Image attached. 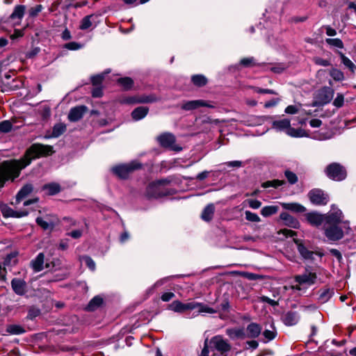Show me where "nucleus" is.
Here are the masks:
<instances>
[{"instance_id":"1","label":"nucleus","mask_w":356,"mask_h":356,"mask_svg":"<svg viewBox=\"0 0 356 356\" xmlns=\"http://www.w3.org/2000/svg\"><path fill=\"white\" fill-rule=\"evenodd\" d=\"M22 169L20 161H5L0 165V187L9 180H13L19 175Z\"/></svg>"},{"instance_id":"2","label":"nucleus","mask_w":356,"mask_h":356,"mask_svg":"<svg viewBox=\"0 0 356 356\" xmlns=\"http://www.w3.org/2000/svg\"><path fill=\"white\" fill-rule=\"evenodd\" d=\"M53 153V148L49 145L33 144L24 154V168L29 165L33 159Z\"/></svg>"},{"instance_id":"3","label":"nucleus","mask_w":356,"mask_h":356,"mask_svg":"<svg viewBox=\"0 0 356 356\" xmlns=\"http://www.w3.org/2000/svg\"><path fill=\"white\" fill-rule=\"evenodd\" d=\"M272 128L277 131H285L288 136L293 138L308 136V134L304 129L291 127L290 120L286 118L273 121Z\"/></svg>"},{"instance_id":"4","label":"nucleus","mask_w":356,"mask_h":356,"mask_svg":"<svg viewBox=\"0 0 356 356\" xmlns=\"http://www.w3.org/2000/svg\"><path fill=\"white\" fill-rule=\"evenodd\" d=\"M22 19V6H17L10 16L8 25L14 29V33L10 35L12 39L22 35L21 22Z\"/></svg>"},{"instance_id":"5","label":"nucleus","mask_w":356,"mask_h":356,"mask_svg":"<svg viewBox=\"0 0 356 356\" xmlns=\"http://www.w3.org/2000/svg\"><path fill=\"white\" fill-rule=\"evenodd\" d=\"M140 167V164L136 161H131L127 164H120L112 168V171L120 179H127L129 175L136 169Z\"/></svg>"},{"instance_id":"6","label":"nucleus","mask_w":356,"mask_h":356,"mask_svg":"<svg viewBox=\"0 0 356 356\" xmlns=\"http://www.w3.org/2000/svg\"><path fill=\"white\" fill-rule=\"evenodd\" d=\"M325 173L329 178L334 181H341L346 177L345 168L337 163H332L327 165Z\"/></svg>"},{"instance_id":"7","label":"nucleus","mask_w":356,"mask_h":356,"mask_svg":"<svg viewBox=\"0 0 356 356\" xmlns=\"http://www.w3.org/2000/svg\"><path fill=\"white\" fill-rule=\"evenodd\" d=\"M157 141L161 146L169 148L175 152H179L182 147L175 143V137L170 133H163L157 137Z\"/></svg>"},{"instance_id":"8","label":"nucleus","mask_w":356,"mask_h":356,"mask_svg":"<svg viewBox=\"0 0 356 356\" xmlns=\"http://www.w3.org/2000/svg\"><path fill=\"white\" fill-rule=\"evenodd\" d=\"M334 96V90L330 87H323L319 89L315 95V104L325 105L330 102Z\"/></svg>"},{"instance_id":"9","label":"nucleus","mask_w":356,"mask_h":356,"mask_svg":"<svg viewBox=\"0 0 356 356\" xmlns=\"http://www.w3.org/2000/svg\"><path fill=\"white\" fill-rule=\"evenodd\" d=\"M324 233L329 241H335L343 238V232L337 224H324Z\"/></svg>"},{"instance_id":"10","label":"nucleus","mask_w":356,"mask_h":356,"mask_svg":"<svg viewBox=\"0 0 356 356\" xmlns=\"http://www.w3.org/2000/svg\"><path fill=\"white\" fill-rule=\"evenodd\" d=\"M316 278V274L312 272H305L302 275H296L294 280L298 285L293 286V289L300 290L299 285L311 286L315 283Z\"/></svg>"},{"instance_id":"11","label":"nucleus","mask_w":356,"mask_h":356,"mask_svg":"<svg viewBox=\"0 0 356 356\" xmlns=\"http://www.w3.org/2000/svg\"><path fill=\"white\" fill-rule=\"evenodd\" d=\"M295 243L297 245V248L302 256V257L307 260H314L315 256H318L320 258L322 257L324 254L321 252H314L309 250L302 243V241L299 239H293Z\"/></svg>"},{"instance_id":"12","label":"nucleus","mask_w":356,"mask_h":356,"mask_svg":"<svg viewBox=\"0 0 356 356\" xmlns=\"http://www.w3.org/2000/svg\"><path fill=\"white\" fill-rule=\"evenodd\" d=\"M211 343L216 350L225 356L231 350V345L220 335L213 337L211 339Z\"/></svg>"},{"instance_id":"13","label":"nucleus","mask_w":356,"mask_h":356,"mask_svg":"<svg viewBox=\"0 0 356 356\" xmlns=\"http://www.w3.org/2000/svg\"><path fill=\"white\" fill-rule=\"evenodd\" d=\"M309 197L313 204L318 205H325L329 201L327 195L320 189L312 190L309 193Z\"/></svg>"},{"instance_id":"14","label":"nucleus","mask_w":356,"mask_h":356,"mask_svg":"<svg viewBox=\"0 0 356 356\" xmlns=\"http://www.w3.org/2000/svg\"><path fill=\"white\" fill-rule=\"evenodd\" d=\"M326 224H337L342 222L343 213L340 209L334 205L332 206L331 210L325 216Z\"/></svg>"},{"instance_id":"15","label":"nucleus","mask_w":356,"mask_h":356,"mask_svg":"<svg viewBox=\"0 0 356 356\" xmlns=\"http://www.w3.org/2000/svg\"><path fill=\"white\" fill-rule=\"evenodd\" d=\"M87 111V106L83 105L73 107L69 112L68 120L70 122H77L83 118Z\"/></svg>"},{"instance_id":"16","label":"nucleus","mask_w":356,"mask_h":356,"mask_svg":"<svg viewBox=\"0 0 356 356\" xmlns=\"http://www.w3.org/2000/svg\"><path fill=\"white\" fill-rule=\"evenodd\" d=\"M36 222L44 230H51L55 226L56 218L53 216H47L44 218L37 217Z\"/></svg>"},{"instance_id":"17","label":"nucleus","mask_w":356,"mask_h":356,"mask_svg":"<svg viewBox=\"0 0 356 356\" xmlns=\"http://www.w3.org/2000/svg\"><path fill=\"white\" fill-rule=\"evenodd\" d=\"M158 100V98L154 95H147V96H142L140 97H129L123 100L124 103L126 104H145V103H152L155 102Z\"/></svg>"},{"instance_id":"18","label":"nucleus","mask_w":356,"mask_h":356,"mask_svg":"<svg viewBox=\"0 0 356 356\" xmlns=\"http://www.w3.org/2000/svg\"><path fill=\"white\" fill-rule=\"evenodd\" d=\"M201 106L209 107L210 106L205 101L198 99L184 102L181 108L185 111H192Z\"/></svg>"},{"instance_id":"19","label":"nucleus","mask_w":356,"mask_h":356,"mask_svg":"<svg viewBox=\"0 0 356 356\" xmlns=\"http://www.w3.org/2000/svg\"><path fill=\"white\" fill-rule=\"evenodd\" d=\"M280 217L284 224L286 226L294 229H297L300 226L298 220L286 212H282Z\"/></svg>"},{"instance_id":"20","label":"nucleus","mask_w":356,"mask_h":356,"mask_svg":"<svg viewBox=\"0 0 356 356\" xmlns=\"http://www.w3.org/2000/svg\"><path fill=\"white\" fill-rule=\"evenodd\" d=\"M307 221L314 226H319L323 222H325V216L318 213H308L306 215Z\"/></svg>"},{"instance_id":"21","label":"nucleus","mask_w":356,"mask_h":356,"mask_svg":"<svg viewBox=\"0 0 356 356\" xmlns=\"http://www.w3.org/2000/svg\"><path fill=\"white\" fill-rule=\"evenodd\" d=\"M149 108L146 106H139L135 108L131 113L132 118L136 120L143 119L148 113Z\"/></svg>"},{"instance_id":"22","label":"nucleus","mask_w":356,"mask_h":356,"mask_svg":"<svg viewBox=\"0 0 356 356\" xmlns=\"http://www.w3.org/2000/svg\"><path fill=\"white\" fill-rule=\"evenodd\" d=\"M44 256L43 253H39L36 258L32 260L31 266L35 272L41 271L44 268Z\"/></svg>"},{"instance_id":"23","label":"nucleus","mask_w":356,"mask_h":356,"mask_svg":"<svg viewBox=\"0 0 356 356\" xmlns=\"http://www.w3.org/2000/svg\"><path fill=\"white\" fill-rule=\"evenodd\" d=\"M261 331V328L259 325L254 323L249 324L247 327L248 336L250 338L257 337L260 334Z\"/></svg>"},{"instance_id":"24","label":"nucleus","mask_w":356,"mask_h":356,"mask_svg":"<svg viewBox=\"0 0 356 356\" xmlns=\"http://www.w3.org/2000/svg\"><path fill=\"white\" fill-rule=\"evenodd\" d=\"M299 321V316L296 312H289L286 314L284 318V322L286 325H294L298 323Z\"/></svg>"},{"instance_id":"25","label":"nucleus","mask_w":356,"mask_h":356,"mask_svg":"<svg viewBox=\"0 0 356 356\" xmlns=\"http://www.w3.org/2000/svg\"><path fill=\"white\" fill-rule=\"evenodd\" d=\"M215 207L213 204H208L203 210L201 218L203 220L209 222L210 221L213 216Z\"/></svg>"},{"instance_id":"26","label":"nucleus","mask_w":356,"mask_h":356,"mask_svg":"<svg viewBox=\"0 0 356 356\" xmlns=\"http://www.w3.org/2000/svg\"><path fill=\"white\" fill-rule=\"evenodd\" d=\"M1 211L4 217H21V214L19 212L13 211L8 205L1 204L0 205Z\"/></svg>"},{"instance_id":"27","label":"nucleus","mask_w":356,"mask_h":356,"mask_svg":"<svg viewBox=\"0 0 356 356\" xmlns=\"http://www.w3.org/2000/svg\"><path fill=\"white\" fill-rule=\"evenodd\" d=\"M33 191V186L31 184L24 186V206H29L34 203H37L38 198L26 200L25 196Z\"/></svg>"},{"instance_id":"28","label":"nucleus","mask_w":356,"mask_h":356,"mask_svg":"<svg viewBox=\"0 0 356 356\" xmlns=\"http://www.w3.org/2000/svg\"><path fill=\"white\" fill-rule=\"evenodd\" d=\"M282 206L286 210H290L298 213H302L306 210V209L302 205L298 203H282Z\"/></svg>"},{"instance_id":"29","label":"nucleus","mask_w":356,"mask_h":356,"mask_svg":"<svg viewBox=\"0 0 356 356\" xmlns=\"http://www.w3.org/2000/svg\"><path fill=\"white\" fill-rule=\"evenodd\" d=\"M333 295V291L330 289H324L319 291L318 300L321 303L327 302Z\"/></svg>"},{"instance_id":"30","label":"nucleus","mask_w":356,"mask_h":356,"mask_svg":"<svg viewBox=\"0 0 356 356\" xmlns=\"http://www.w3.org/2000/svg\"><path fill=\"white\" fill-rule=\"evenodd\" d=\"M43 189L47 191L48 195H53L60 192V186L57 183H50L44 185Z\"/></svg>"},{"instance_id":"31","label":"nucleus","mask_w":356,"mask_h":356,"mask_svg":"<svg viewBox=\"0 0 356 356\" xmlns=\"http://www.w3.org/2000/svg\"><path fill=\"white\" fill-rule=\"evenodd\" d=\"M168 308L170 310L178 313H182L186 311L185 303H183L179 300L173 301L168 305Z\"/></svg>"},{"instance_id":"32","label":"nucleus","mask_w":356,"mask_h":356,"mask_svg":"<svg viewBox=\"0 0 356 356\" xmlns=\"http://www.w3.org/2000/svg\"><path fill=\"white\" fill-rule=\"evenodd\" d=\"M103 302V299L99 296L94 297L89 302L87 307L88 311H94L99 307Z\"/></svg>"},{"instance_id":"33","label":"nucleus","mask_w":356,"mask_h":356,"mask_svg":"<svg viewBox=\"0 0 356 356\" xmlns=\"http://www.w3.org/2000/svg\"><path fill=\"white\" fill-rule=\"evenodd\" d=\"M94 18V15H87L84 17L82 20L81 21L80 26L79 28L81 30H86L92 26V19Z\"/></svg>"},{"instance_id":"34","label":"nucleus","mask_w":356,"mask_h":356,"mask_svg":"<svg viewBox=\"0 0 356 356\" xmlns=\"http://www.w3.org/2000/svg\"><path fill=\"white\" fill-rule=\"evenodd\" d=\"M339 54L341 58V63L348 68L351 72H354L356 69L355 65L348 58L346 57L342 52H339Z\"/></svg>"},{"instance_id":"35","label":"nucleus","mask_w":356,"mask_h":356,"mask_svg":"<svg viewBox=\"0 0 356 356\" xmlns=\"http://www.w3.org/2000/svg\"><path fill=\"white\" fill-rule=\"evenodd\" d=\"M278 207L277 206H266L261 210V214L264 217L270 216L277 212Z\"/></svg>"},{"instance_id":"36","label":"nucleus","mask_w":356,"mask_h":356,"mask_svg":"<svg viewBox=\"0 0 356 356\" xmlns=\"http://www.w3.org/2000/svg\"><path fill=\"white\" fill-rule=\"evenodd\" d=\"M159 186L158 184L154 183L149 184L147 189V195L152 197H159L161 195L160 193L157 191Z\"/></svg>"},{"instance_id":"37","label":"nucleus","mask_w":356,"mask_h":356,"mask_svg":"<svg viewBox=\"0 0 356 356\" xmlns=\"http://www.w3.org/2000/svg\"><path fill=\"white\" fill-rule=\"evenodd\" d=\"M66 130L65 124L63 123H58L54 125L52 131V135L54 137H58L63 134Z\"/></svg>"},{"instance_id":"38","label":"nucleus","mask_w":356,"mask_h":356,"mask_svg":"<svg viewBox=\"0 0 356 356\" xmlns=\"http://www.w3.org/2000/svg\"><path fill=\"white\" fill-rule=\"evenodd\" d=\"M197 312L199 314H201V313L214 314V313H216V310L214 309L209 307L208 305H207L204 303H201V302H197Z\"/></svg>"},{"instance_id":"39","label":"nucleus","mask_w":356,"mask_h":356,"mask_svg":"<svg viewBox=\"0 0 356 356\" xmlns=\"http://www.w3.org/2000/svg\"><path fill=\"white\" fill-rule=\"evenodd\" d=\"M227 334L232 339L243 338L244 333L241 329H228Z\"/></svg>"},{"instance_id":"40","label":"nucleus","mask_w":356,"mask_h":356,"mask_svg":"<svg viewBox=\"0 0 356 356\" xmlns=\"http://www.w3.org/2000/svg\"><path fill=\"white\" fill-rule=\"evenodd\" d=\"M118 83L124 90L130 89L134 84L133 80L129 77L120 78Z\"/></svg>"},{"instance_id":"41","label":"nucleus","mask_w":356,"mask_h":356,"mask_svg":"<svg viewBox=\"0 0 356 356\" xmlns=\"http://www.w3.org/2000/svg\"><path fill=\"white\" fill-rule=\"evenodd\" d=\"M191 80L195 86L199 87L206 85L207 82V78L203 75H194Z\"/></svg>"},{"instance_id":"42","label":"nucleus","mask_w":356,"mask_h":356,"mask_svg":"<svg viewBox=\"0 0 356 356\" xmlns=\"http://www.w3.org/2000/svg\"><path fill=\"white\" fill-rule=\"evenodd\" d=\"M271 330H265L263 332L264 337L266 338L265 343L274 339L276 337V330L273 326H270Z\"/></svg>"},{"instance_id":"43","label":"nucleus","mask_w":356,"mask_h":356,"mask_svg":"<svg viewBox=\"0 0 356 356\" xmlns=\"http://www.w3.org/2000/svg\"><path fill=\"white\" fill-rule=\"evenodd\" d=\"M327 44L339 49L343 48V43L339 38H327L325 40Z\"/></svg>"},{"instance_id":"44","label":"nucleus","mask_w":356,"mask_h":356,"mask_svg":"<svg viewBox=\"0 0 356 356\" xmlns=\"http://www.w3.org/2000/svg\"><path fill=\"white\" fill-rule=\"evenodd\" d=\"M13 127V123L9 120H4L0 122V132L7 133Z\"/></svg>"},{"instance_id":"45","label":"nucleus","mask_w":356,"mask_h":356,"mask_svg":"<svg viewBox=\"0 0 356 356\" xmlns=\"http://www.w3.org/2000/svg\"><path fill=\"white\" fill-rule=\"evenodd\" d=\"M12 287L16 293L19 295L22 294V282L20 280H13Z\"/></svg>"},{"instance_id":"46","label":"nucleus","mask_w":356,"mask_h":356,"mask_svg":"<svg viewBox=\"0 0 356 356\" xmlns=\"http://www.w3.org/2000/svg\"><path fill=\"white\" fill-rule=\"evenodd\" d=\"M245 219L250 222H259L261 220L259 216L257 213H252L250 211H245Z\"/></svg>"},{"instance_id":"47","label":"nucleus","mask_w":356,"mask_h":356,"mask_svg":"<svg viewBox=\"0 0 356 356\" xmlns=\"http://www.w3.org/2000/svg\"><path fill=\"white\" fill-rule=\"evenodd\" d=\"M284 184V181L280 180H273V181H268L262 184V187L264 188H269V187H273V188H277L282 185Z\"/></svg>"},{"instance_id":"48","label":"nucleus","mask_w":356,"mask_h":356,"mask_svg":"<svg viewBox=\"0 0 356 356\" xmlns=\"http://www.w3.org/2000/svg\"><path fill=\"white\" fill-rule=\"evenodd\" d=\"M330 76L335 81H342L344 79V75H343V72L338 69H332L330 71Z\"/></svg>"},{"instance_id":"49","label":"nucleus","mask_w":356,"mask_h":356,"mask_svg":"<svg viewBox=\"0 0 356 356\" xmlns=\"http://www.w3.org/2000/svg\"><path fill=\"white\" fill-rule=\"evenodd\" d=\"M81 262H84L86 265L91 270H94L95 269V261L88 256H83L81 258Z\"/></svg>"},{"instance_id":"50","label":"nucleus","mask_w":356,"mask_h":356,"mask_svg":"<svg viewBox=\"0 0 356 356\" xmlns=\"http://www.w3.org/2000/svg\"><path fill=\"white\" fill-rule=\"evenodd\" d=\"M284 175L291 184H294L298 181V177L294 172L290 170H286Z\"/></svg>"},{"instance_id":"51","label":"nucleus","mask_w":356,"mask_h":356,"mask_svg":"<svg viewBox=\"0 0 356 356\" xmlns=\"http://www.w3.org/2000/svg\"><path fill=\"white\" fill-rule=\"evenodd\" d=\"M64 47L69 50L75 51L81 49L83 47V44L76 42H70L66 43L64 45Z\"/></svg>"},{"instance_id":"52","label":"nucleus","mask_w":356,"mask_h":356,"mask_svg":"<svg viewBox=\"0 0 356 356\" xmlns=\"http://www.w3.org/2000/svg\"><path fill=\"white\" fill-rule=\"evenodd\" d=\"M313 61L316 65L323 67H327L331 65V63L329 60L323 59L317 56L313 58Z\"/></svg>"},{"instance_id":"53","label":"nucleus","mask_w":356,"mask_h":356,"mask_svg":"<svg viewBox=\"0 0 356 356\" xmlns=\"http://www.w3.org/2000/svg\"><path fill=\"white\" fill-rule=\"evenodd\" d=\"M240 64L244 67H252L256 65L255 60L254 58H244L241 60Z\"/></svg>"},{"instance_id":"54","label":"nucleus","mask_w":356,"mask_h":356,"mask_svg":"<svg viewBox=\"0 0 356 356\" xmlns=\"http://www.w3.org/2000/svg\"><path fill=\"white\" fill-rule=\"evenodd\" d=\"M344 97L342 94L338 93L334 99L333 105L337 108H340L343 105Z\"/></svg>"},{"instance_id":"55","label":"nucleus","mask_w":356,"mask_h":356,"mask_svg":"<svg viewBox=\"0 0 356 356\" xmlns=\"http://www.w3.org/2000/svg\"><path fill=\"white\" fill-rule=\"evenodd\" d=\"M252 89L257 93L277 95V92L271 89H263L258 87H252Z\"/></svg>"},{"instance_id":"56","label":"nucleus","mask_w":356,"mask_h":356,"mask_svg":"<svg viewBox=\"0 0 356 356\" xmlns=\"http://www.w3.org/2000/svg\"><path fill=\"white\" fill-rule=\"evenodd\" d=\"M7 331L13 334H18L22 332V328L18 325H10L7 328Z\"/></svg>"},{"instance_id":"57","label":"nucleus","mask_w":356,"mask_h":356,"mask_svg":"<svg viewBox=\"0 0 356 356\" xmlns=\"http://www.w3.org/2000/svg\"><path fill=\"white\" fill-rule=\"evenodd\" d=\"M42 10V6L41 5H36L35 7L31 8L29 10V15L31 17H34L38 14L41 12Z\"/></svg>"},{"instance_id":"58","label":"nucleus","mask_w":356,"mask_h":356,"mask_svg":"<svg viewBox=\"0 0 356 356\" xmlns=\"http://www.w3.org/2000/svg\"><path fill=\"white\" fill-rule=\"evenodd\" d=\"M40 314V311L39 309L35 308V307H32L29 310L27 318L33 319L36 316H39Z\"/></svg>"},{"instance_id":"59","label":"nucleus","mask_w":356,"mask_h":356,"mask_svg":"<svg viewBox=\"0 0 356 356\" xmlns=\"http://www.w3.org/2000/svg\"><path fill=\"white\" fill-rule=\"evenodd\" d=\"M246 202H248L249 207L253 209H257L261 205V202L257 200H248Z\"/></svg>"},{"instance_id":"60","label":"nucleus","mask_w":356,"mask_h":356,"mask_svg":"<svg viewBox=\"0 0 356 356\" xmlns=\"http://www.w3.org/2000/svg\"><path fill=\"white\" fill-rule=\"evenodd\" d=\"M104 79V74H97L91 78V81L94 86H99Z\"/></svg>"},{"instance_id":"61","label":"nucleus","mask_w":356,"mask_h":356,"mask_svg":"<svg viewBox=\"0 0 356 356\" xmlns=\"http://www.w3.org/2000/svg\"><path fill=\"white\" fill-rule=\"evenodd\" d=\"M280 99L278 97L273 98V99L266 102L264 104V107L266 108L274 107L280 102Z\"/></svg>"},{"instance_id":"62","label":"nucleus","mask_w":356,"mask_h":356,"mask_svg":"<svg viewBox=\"0 0 356 356\" xmlns=\"http://www.w3.org/2000/svg\"><path fill=\"white\" fill-rule=\"evenodd\" d=\"M298 110L299 108L298 106L290 105L285 108V113L287 114H296L298 113Z\"/></svg>"},{"instance_id":"63","label":"nucleus","mask_w":356,"mask_h":356,"mask_svg":"<svg viewBox=\"0 0 356 356\" xmlns=\"http://www.w3.org/2000/svg\"><path fill=\"white\" fill-rule=\"evenodd\" d=\"M175 297V293L172 292H165L162 294L161 300L164 302L170 301L172 298Z\"/></svg>"},{"instance_id":"64","label":"nucleus","mask_w":356,"mask_h":356,"mask_svg":"<svg viewBox=\"0 0 356 356\" xmlns=\"http://www.w3.org/2000/svg\"><path fill=\"white\" fill-rule=\"evenodd\" d=\"M279 233L282 234L286 237H293L296 234V233L294 231L288 229H281Z\"/></svg>"}]
</instances>
